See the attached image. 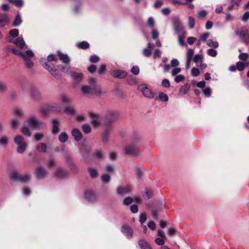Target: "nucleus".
<instances>
[{
	"mask_svg": "<svg viewBox=\"0 0 249 249\" xmlns=\"http://www.w3.org/2000/svg\"><path fill=\"white\" fill-rule=\"evenodd\" d=\"M131 71L134 75H138L140 72V69L139 67L138 66H133L131 70Z\"/></svg>",
	"mask_w": 249,
	"mask_h": 249,
	"instance_id": "nucleus-55",
	"label": "nucleus"
},
{
	"mask_svg": "<svg viewBox=\"0 0 249 249\" xmlns=\"http://www.w3.org/2000/svg\"><path fill=\"white\" fill-rule=\"evenodd\" d=\"M207 45L211 47L216 48L218 47L219 44L217 41H213L212 39H209L206 41Z\"/></svg>",
	"mask_w": 249,
	"mask_h": 249,
	"instance_id": "nucleus-39",
	"label": "nucleus"
},
{
	"mask_svg": "<svg viewBox=\"0 0 249 249\" xmlns=\"http://www.w3.org/2000/svg\"><path fill=\"white\" fill-rule=\"evenodd\" d=\"M194 50L192 49H189L187 50L186 53V60H192L193 59V55L194 54Z\"/></svg>",
	"mask_w": 249,
	"mask_h": 249,
	"instance_id": "nucleus-37",
	"label": "nucleus"
},
{
	"mask_svg": "<svg viewBox=\"0 0 249 249\" xmlns=\"http://www.w3.org/2000/svg\"><path fill=\"white\" fill-rule=\"evenodd\" d=\"M35 175L38 178L42 179L48 176V172L45 168L38 166L35 170Z\"/></svg>",
	"mask_w": 249,
	"mask_h": 249,
	"instance_id": "nucleus-12",
	"label": "nucleus"
},
{
	"mask_svg": "<svg viewBox=\"0 0 249 249\" xmlns=\"http://www.w3.org/2000/svg\"><path fill=\"white\" fill-rule=\"evenodd\" d=\"M249 57V54L247 53H243L239 54V58L243 61L246 60Z\"/></svg>",
	"mask_w": 249,
	"mask_h": 249,
	"instance_id": "nucleus-58",
	"label": "nucleus"
},
{
	"mask_svg": "<svg viewBox=\"0 0 249 249\" xmlns=\"http://www.w3.org/2000/svg\"><path fill=\"white\" fill-rule=\"evenodd\" d=\"M8 40L10 42H12L18 47L20 50H25L27 48V46L25 44L23 38L18 37L17 38L9 37Z\"/></svg>",
	"mask_w": 249,
	"mask_h": 249,
	"instance_id": "nucleus-9",
	"label": "nucleus"
},
{
	"mask_svg": "<svg viewBox=\"0 0 249 249\" xmlns=\"http://www.w3.org/2000/svg\"><path fill=\"white\" fill-rule=\"evenodd\" d=\"M102 180L105 183H108L110 180V177L107 174H104L102 176Z\"/></svg>",
	"mask_w": 249,
	"mask_h": 249,
	"instance_id": "nucleus-56",
	"label": "nucleus"
},
{
	"mask_svg": "<svg viewBox=\"0 0 249 249\" xmlns=\"http://www.w3.org/2000/svg\"><path fill=\"white\" fill-rule=\"evenodd\" d=\"M164 238H157L155 240V243L158 245H160V246H162L164 245L165 242H164Z\"/></svg>",
	"mask_w": 249,
	"mask_h": 249,
	"instance_id": "nucleus-59",
	"label": "nucleus"
},
{
	"mask_svg": "<svg viewBox=\"0 0 249 249\" xmlns=\"http://www.w3.org/2000/svg\"><path fill=\"white\" fill-rule=\"evenodd\" d=\"M130 191V187L129 185H125L118 187L117 193L119 195H124L129 194Z\"/></svg>",
	"mask_w": 249,
	"mask_h": 249,
	"instance_id": "nucleus-19",
	"label": "nucleus"
},
{
	"mask_svg": "<svg viewBox=\"0 0 249 249\" xmlns=\"http://www.w3.org/2000/svg\"><path fill=\"white\" fill-rule=\"evenodd\" d=\"M14 142L16 144H21V143L25 142L23 137L20 135H18L16 136L14 139Z\"/></svg>",
	"mask_w": 249,
	"mask_h": 249,
	"instance_id": "nucleus-42",
	"label": "nucleus"
},
{
	"mask_svg": "<svg viewBox=\"0 0 249 249\" xmlns=\"http://www.w3.org/2000/svg\"><path fill=\"white\" fill-rule=\"evenodd\" d=\"M61 107L58 104H54L49 107V109L54 110L55 111H59L61 110ZM49 108L45 107H41L39 109V111L41 113L42 115L44 116H46L48 112Z\"/></svg>",
	"mask_w": 249,
	"mask_h": 249,
	"instance_id": "nucleus-14",
	"label": "nucleus"
},
{
	"mask_svg": "<svg viewBox=\"0 0 249 249\" xmlns=\"http://www.w3.org/2000/svg\"><path fill=\"white\" fill-rule=\"evenodd\" d=\"M31 178V175L29 174L20 175L19 181L22 182H27L29 181Z\"/></svg>",
	"mask_w": 249,
	"mask_h": 249,
	"instance_id": "nucleus-33",
	"label": "nucleus"
},
{
	"mask_svg": "<svg viewBox=\"0 0 249 249\" xmlns=\"http://www.w3.org/2000/svg\"><path fill=\"white\" fill-rule=\"evenodd\" d=\"M19 125V123L17 119H13L11 121V126L14 129L18 128Z\"/></svg>",
	"mask_w": 249,
	"mask_h": 249,
	"instance_id": "nucleus-61",
	"label": "nucleus"
},
{
	"mask_svg": "<svg viewBox=\"0 0 249 249\" xmlns=\"http://www.w3.org/2000/svg\"><path fill=\"white\" fill-rule=\"evenodd\" d=\"M82 130L86 134H89L91 132V128L89 124H84L82 125Z\"/></svg>",
	"mask_w": 249,
	"mask_h": 249,
	"instance_id": "nucleus-41",
	"label": "nucleus"
},
{
	"mask_svg": "<svg viewBox=\"0 0 249 249\" xmlns=\"http://www.w3.org/2000/svg\"><path fill=\"white\" fill-rule=\"evenodd\" d=\"M58 68L62 72L67 74L71 75V74L73 72L71 70V67L69 65H59L58 66Z\"/></svg>",
	"mask_w": 249,
	"mask_h": 249,
	"instance_id": "nucleus-22",
	"label": "nucleus"
},
{
	"mask_svg": "<svg viewBox=\"0 0 249 249\" xmlns=\"http://www.w3.org/2000/svg\"><path fill=\"white\" fill-rule=\"evenodd\" d=\"M9 34L13 37L12 38H14V37L18 36V30L17 29H12L9 32Z\"/></svg>",
	"mask_w": 249,
	"mask_h": 249,
	"instance_id": "nucleus-53",
	"label": "nucleus"
},
{
	"mask_svg": "<svg viewBox=\"0 0 249 249\" xmlns=\"http://www.w3.org/2000/svg\"><path fill=\"white\" fill-rule=\"evenodd\" d=\"M139 141V139H137L132 143L125 146L124 147V153L130 156L138 155L140 153V150L137 145L136 143L138 142Z\"/></svg>",
	"mask_w": 249,
	"mask_h": 249,
	"instance_id": "nucleus-4",
	"label": "nucleus"
},
{
	"mask_svg": "<svg viewBox=\"0 0 249 249\" xmlns=\"http://www.w3.org/2000/svg\"><path fill=\"white\" fill-rule=\"evenodd\" d=\"M58 55L63 63L68 64L70 62V58L67 54L58 52Z\"/></svg>",
	"mask_w": 249,
	"mask_h": 249,
	"instance_id": "nucleus-26",
	"label": "nucleus"
},
{
	"mask_svg": "<svg viewBox=\"0 0 249 249\" xmlns=\"http://www.w3.org/2000/svg\"><path fill=\"white\" fill-rule=\"evenodd\" d=\"M113 76L118 78H124L126 76V73L122 70H115L112 71Z\"/></svg>",
	"mask_w": 249,
	"mask_h": 249,
	"instance_id": "nucleus-21",
	"label": "nucleus"
},
{
	"mask_svg": "<svg viewBox=\"0 0 249 249\" xmlns=\"http://www.w3.org/2000/svg\"><path fill=\"white\" fill-rule=\"evenodd\" d=\"M157 99L160 100L164 102H167L168 100V97L166 94L161 92L159 93L158 97L157 98Z\"/></svg>",
	"mask_w": 249,
	"mask_h": 249,
	"instance_id": "nucleus-38",
	"label": "nucleus"
},
{
	"mask_svg": "<svg viewBox=\"0 0 249 249\" xmlns=\"http://www.w3.org/2000/svg\"><path fill=\"white\" fill-rule=\"evenodd\" d=\"M191 73L194 76H197L199 74V71L196 68H193L191 70Z\"/></svg>",
	"mask_w": 249,
	"mask_h": 249,
	"instance_id": "nucleus-62",
	"label": "nucleus"
},
{
	"mask_svg": "<svg viewBox=\"0 0 249 249\" xmlns=\"http://www.w3.org/2000/svg\"><path fill=\"white\" fill-rule=\"evenodd\" d=\"M155 24V22L154 18L152 17H150L148 18L147 22V25L150 28L154 27Z\"/></svg>",
	"mask_w": 249,
	"mask_h": 249,
	"instance_id": "nucleus-48",
	"label": "nucleus"
},
{
	"mask_svg": "<svg viewBox=\"0 0 249 249\" xmlns=\"http://www.w3.org/2000/svg\"><path fill=\"white\" fill-rule=\"evenodd\" d=\"M119 117V113L115 111H108L103 116V126L113 127V123Z\"/></svg>",
	"mask_w": 249,
	"mask_h": 249,
	"instance_id": "nucleus-3",
	"label": "nucleus"
},
{
	"mask_svg": "<svg viewBox=\"0 0 249 249\" xmlns=\"http://www.w3.org/2000/svg\"><path fill=\"white\" fill-rule=\"evenodd\" d=\"M26 123L35 129H39L43 128L44 124L38 120L36 116H32L29 118L26 121Z\"/></svg>",
	"mask_w": 249,
	"mask_h": 249,
	"instance_id": "nucleus-6",
	"label": "nucleus"
},
{
	"mask_svg": "<svg viewBox=\"0 0 249 249\" xmlns=\"http://www.w3.org/2000/svg\"><path fill=\"white\" fill-rule=\"evenodd\" d=\"M21 131L23 134L27 136L28 137L31 136V132L30 130V129L27 126H26L25 125L23 126L22 127V128L21 129Z\"/></svg>",
	"mask_w": 249,
	"mask_h": 249,
	"instance_id": "nucleus-40",
	"label": "nucleus"
},
{
	"mask_svg": "<svg viewBox=\"0 0 249 249\" xmlns=\"http://www.w3.org/2000/svg\"><path fill=\"white\" fill-rule=\"evenodd\" d=\"M31 97L35 101H38L41 100L42 95L40 92L36 88L32 87L31 88Z\"/></svg>",
	"mask_w": 249,
	"mask_h": 249,
	"instance_id": "nucleus-17",
	"label": "nucleus"
},
{
	"mask_svg": "<svg viewBox=\"0 0 249 249\" xmlns=\"http://www.w3.org/2000/svg\"><path fill=\"white\" fill-rule=\"evenodd\" d=\"M26 146L27 144L26 143L19 145V146H18V147L17 152L20 154L23 153L25 151Z\"/></svg>",
	"mask_w": 249,
	"mask_h": 249,
	"instance_id": "nucleus-49",
	"label": "nucleus"
},
{
	"mask_svg": "<svg viewBox=\"0 0 249 249\" xmlns=\"http://www.w3.org/2000/svg\"><path fill=\"white\" fill-rule=\"evenodd\" d=\"M44 136L42 133H36L35 135V138L36 141H40L42 140Z\"/></svg>",
	"mask_w": 249,
	"mask_h": 249,
	"instance_id": "nucleus-60",
	"label": "nucleus"
},
{
	"mask_svg": "<svg viewBox=\"0 0 249 249\" xmlns=\"http://www.w3.org/2000/svg\"><path fill=\"white\" fill-rule=\"evenodd\" d=\"M7 0L18 7H22L23 5V4H24L23 0Z\"/></svg>",
	"mask_w": 249,
	"mask_h": 249,
	"instance_id": "nucleus-35",
	"label": "nucleus"
},
{
	"mask_svg": "<svg viewBox=\"0 0 249 249\" xmlns=\"http://www.w3.org/2000/svg\"><path fill=\"white\" fill-rule=\"evenodd\" d=\"M121 231L128 239L131 238L133 236V230L128 225H125L123 226Z\"/></svg>",
	"mask_w": 249,
	"mask_h": 249,
	"instance_id": "nucleus-18",
	"label": "nucleus"
},
{
	"mask_svg": "<svg viewBox=\"0 0 249 249\" xmlns=\"http://www.w3.org/2000/svg\"><path fill=\"white\" fill-rule=\"evenodd\" d=\"M133 201V199L132 197L128 196L124 199L123 201V203L125 205H128L131 204Z\"/></svg>",
	"mask_w": 249,
	"mask_h": 249,
	"instance_id": "nucleus-51",
	"label": "nucleus"
},
{
	"mask_svg": "<svg viewBox=\"0 0 249 249\" xmlns=\"http://www.w3.org/2000/svg\"><path fill=\"white\" fill-rule=\"evenodd\" d=\"M9 18L6 14H0V27H4L9 22Z\"/></svg>",
	"mask_w": 249,
	"mask_h": 249,
	"instance_id": "nucleus-25",
	"label": "nucleus"
},
{
	"mask_svg": "<svg viewBox=\"0 0 249 249\" xmlns=\"http://www.w3.org/2000/svg\"><path fill=\"white\" fill-rule=\"evenodd\" d=\"M6 49L8 51L11 50L13 53L21 57L25 61L26 66L28 68H31L34 66V63L31 60V58L34 56V53L31 50H27L23 52L11 46H7Z\"/></svg>",
	"mask_w": 249,
	"mask_h": 249,
	"instance_id": "nucleus-1",
	"label": "nucleus"
},
{
	"mask_svg": "<svg viewBox=\"0 0 249 249\" xmlns=\"http://www.w3.org/2000/svg\"><path fill=\"white\" fill-rule=\"evenodd\" d=\"M89 85H85L81 88L82 92L85 94H99L102 90L99 86L97 84V80L95 78H90L88 80Z\"/></svg>",
	"mask_w": 249,
	"mask_h": 249,
	"instance_id": "nucleus-2",
	"label": "nucleus"
},
{
	"mask_svg": "<svg viewBox=\"0 0 249 249\" xmlns=\"http://www.w3.org/2000/svg\"><path fill=\"white\" fill-rule=\"evenodd\" d=\"M138 89L141 90L143 96L147 98H152L154 97V94L153 91L148 88L147 85L143 84L138 87Z\"/></svg>",
	"mask_w": 249,
	"mask_h": 249,
	"instance_id": "nucleus-10",
	"label": "nucleus"
},
{
	"mask_svg": "<svg viewBox=\"0 0 249 249\" xmlns=\"http://www.w3.org/2000/svg\"><path fill=\"white\" fill-rule=\"evenodd\" d=\"M69 174V172L67 170L61 167L58 168L55 172V176L60 179L66 178Z\"/></svg>",
	"mask_w": 249,
	"mask_h": 249,
	"instance_id": "nucleus-15",
	"label": "nucleus"
},
{
	"mask_svg": "<svg viewBox=\"0 0 249 249\" xmlns=\"http://www.w3.org/2000/svg\"><path fill=\"white\" fill-rule=\"evenodd\" d=\"M91 123L94 128H98L101 124L100 115L99 113L90 112L89 113Z\"/></svg>",
	"mask_w": 249,
	"mask_h": 249,
	"instance_id": "nucleus-11",
	"label": "nucleus"
},
{
	"mask_svg": "<svg viewBox=\"0 0 249 249\" xmlns=\"http://www.w3.org/2000/svg\"><path fill=\"white\" fill-rule=\"evenodd\" d=\"M64 112V113H65L68 115H72L75 113V110L73 108L70 107H66L65 108Z\"/></svg>",
	"mask_w": 249,
	"mask_h": 249,
	"instance_id": "nucleus-47",
	"label": "nucleus"
},
{
	"mask_svg": "<svg viewBox=\"0 0 249 249\" xmlns=\"http://www.w3.org/2000/svg\"><path fill=\"white\" fill-rule=\"evenodd\" d=\"M84 198L89 202H95L97 200V197L91 190L87 191L84 194Z\"/></svg>",
	"mask_w": 249,
	"mask_h": 249,
	"instance_id": "nucleus-16",
	"label": "nucleus"
},
{
	"mask_svg": "<svg viewBox=\"0 0 249 249\" xmlns=\"http://www.w3.org/2000/svg\"><path fill=\"white\" fill-rule=\"evenodd\" d=\"M235 35L240 37L245 44L249 43V34L248 31L245 27L235 31Z\"/></svg>",
	"mask_w": 249,
	"mask_h": 249,
	"instance_id": "nucleus-8",
	"label": "nucleus"
},
{
	"mask_svg": "<svg viewBox=\"0 0 249 249\" xmlns=\"http://www.w3.org/2000/svg\"><path fill=\"white\" fill-rule=\"evenodd\" d=\"M53 129L52 133L53 134H56L59 132V122L56 119H54L53 120Z\"/></svg>",
	"mask_w": 249,
	"mask_h": 249,
	"instance_id": "nucleus-23",
	"label": "nucleus"
},
{
	"mask_svg": "<svg viewBox=\"0 0 249 249\" xmlns=\"http://www.w3.org/2000/svg\"><path fill=\"white\" fill-rule=\"evenodd\" d=\"M185 36H183L182 34L178 35V43L181 46H184L185 44L184 41V39Z\"/></svg>",
	"mask_w": 249,
	"mask_h": 249,
	"instance_id": "nucleus-50",
	"label": "nucleus"
},
{
	"mask_svg": "<svg viewBox=\"0 0 249 249\" xmlns=\"http://www.w3.org/2000/svg\"><path fill=\"white\" fill-rule=\"evenodd\" d=\"M36 149L39 152L45 153L47 151V146L45 143L40 142L36 146Z\"/></svg>",
	"mask_w": 249,
	"mask_h": 249,
	"instance_id": "nucleus-27",
	"label": "nucleus"
},
{
	"mask_svg": "<svg viewBox=\"0 0 249 249\" xmlns=\"http://www.w3.org/2000/svg\"><path fill=\"white\" fill-rule=\"evenodd\" d=\"M236 68L238 71H242L245 69V65L243 62L238 61L236 63Z\"/></svg>",
	"mask_w": 249,
	"mask_h": 249,
	"instance_id": "nucleus-52",
	"label": "nucleus"
},
{
	"mask_svg": "<svg viewBox=\"0 0 249 249\" xmlns=\"http://www.w3.org/2000/svg\"><path fill=\"white\" fill-rule=\"evenodd\" d=\"M139 245L141 249H144L149 245L145 241L143 240H139Z\"/></svg>",
	"mask_w": 249,
	"mask_h": 249,
	"instance_id": "nucleus-46",
	"label": "nucleus"
},
{
	"mask_svg": "<svg viewBox=\"0 0 249 249\" xmlns=\"http://www.w3.org/2000/svg\"><path fill=\"white\" fill-rule=\"evenodd\" d=\"M20 174H19L17 171H13L10 174V178L11 180L13 181H19L20 178Z\"/></svg>",
	"mask_w": 249,
	"mask_h": 249,
	"instance_id": "nucleus-29",
	"label": "nucleus"
},
{
	"mask_svg": "<svg viewBox=\"0 0 249 249\" xmlns=\"http://www.w3.org/2000/svg\"><path fill=\"white\" fill-rule=\"evenodd\" d=\"M72 78L76 82H79L83 79V74L81 73H76L72 72L71 74Z\"/></svg>",
	"mask_w": 249,
	"mask_h": 249,
	"instance_id": "nucleus-28",
	"label": "nucleus"
},
{
	"mask_svg": "<svg viewBox=\"0 0 249 249\" xmlns=\"http://www.w3.org/2000/svg\"><path fill=\"white\" fill-rule=\"evenodd\" d=\"M203 55L200 54L195 55L193 59V61L196 64L197 66H199V64L202 62Z\"/></svg>",
	"mask_w": 249,
	"mask_h": 249,
	"instance_id": "nucleus-31",
	"label": "nucleus"
},
{
	"mask_svg": "<svg viewBox=\"0 0 249 249\" xmlns=\"http://www.w3.org/2000/svg\"><path fill=\"white\" fill-rule=\"evenodd\" d=\"M22 21V20L21 19V16L19 13H18L17 15L16 18L13 22V27L18 26L19 25H20L21 24Z\"/></svg>",
	"mask_w": 249,
	"mask_h": 249,
	"instance_id": "nucleus-30",
	"label": "nucleus"
},
{
	"mask_svg": "<svg viewBox=\"0 0 249 249\" xmlns=\"http://www.w3.org/2000/svg\"><path fill=\"white\" fill-rule=\"evenodd\" d=\"M56 164V161L53 158L50 159L47 162V166L49 168L54 167Z\"/></svg>",
	"mask_w": 249,
	"mask_h": 249,
	"instance_id": "nucleus-44",
	"label": "nucleus"
},
{
	"mask_svg": "<svg viewBox=\"0 0 249 249\" xmlns=\"http://www.w3.org/2000/svg\"><path fill=\"white\" fill-rule=\"evenodd\" d=\"M88 172L90 175V176L93 178H95L98 177V171L96 169L91 168H89L88 169Z\"/></svg>",
	"mask_w": 249,
	"mask_h": 249,
	"instance_id": "nucleus-34",
	"label": "nucleus"
},
{
	"mask_svg": "<svg viewBox=\"0 0 249 249\" xmlns=\"http://www.w3.org/2000/svg\"><path fill=\"white\" fill-rule=\"evenodd\" d=\"M58 139L61 143H65L68 140V135L66 132H62L59 135Z\"/></svg>",
	"mask_w": 249,
	"mask_h": 249,
	"instance_id": "nucleus-32",
	"label": "nucleus"
},
{
	"mask_svg": "<svg viewBox=\"0 0 249 249\" xmlns=\"http://www.w3.org/2000/svg\"><path fill=\"white\" fill-rule=\"evenodd\" d=\"M95 157L100 160L103 157V153L101 150H97L95 152Z\"/></svg>",
	"mask_w": 249,
	"mask_h": 249,
	"instance_id": "nucleus-63",
	"label": "nucleus"
},
{
	"mask_svg": "<svg viewBox=\"0 0 249 249\" xmlns=\"http://www.w3.org/2000/svg\"><path fill=\"white\" fill-rule=\"evenodd\" d=\"M71 134L76 141H79L82 139V134L81 131L77 128H74L71 131Z\"/></svg>",
	"mask_w": 249,
	"mask_h": 249,
	"instance_id": "nucleus-20",
	"label": "nucleus"
},
{
	"mask_svg": "<svg viewBox=\"0 0 249 249\" xmlns=\"http://www.w3.org/2000/svg\"><path fill=\"white\" fill-rule=\"evenodd\" d=\"M104 131L102 134V140L103 142H107L109 140L111 132L113 129V127L103 126Z\"/></svg>",
	"mask_w": 249,
	"mask_h": 249,
	"instance_id": "nucleus-13",
	"label": "nucleus"
},
{
	"mask_svg": "<svg viewBox=\"0 0 249 249\" xmlns=\"http://www.w3.org/2000/svg\"><path fill=\"white\" fill-rule=\"evenodd\" d=\"M195 24V20L192 17H189L188 18V26L190 28L193 29L194 28Z\"/></svg>",
	"mask_w": 249,
	"mask_h": 249,
	"instance_id": "nucleus-45",
	"label": "nucleus"
},
{
	"mask_svg": "<svg viewBox=\"0 0 249 249\" xmlns=\"http://www.w3.org/2000/svg\"><path fill=\"white\" fill-rule=\"evenodd\" d=\"M173 25L175 31L178 34H182L185 36L186 32L184 29V27L178 18H174L173 20Z\"/></svg>",
	"mask_w": 249,
	"mask_h": 249,
	"instance_id": "nucleus-7",
	"label": "nucleus"
},
{
	"mask_svg": "<svg viewBox=\"0 0 249 249\" xmlns=\"http://www.w3.org/2000/svg\"><path fill=\"white\" fill-rule=\"evenodd\" d=\"M147 219L146 215L145 213H141L140 216L139 221L141 224H143Z\"/></svg>",
	"mask_w": 249,
	"mask_h": 249,
	"instance_id": "nucleus-57",
	"label": "nucleus"
},
{
	"mask_svg": "<svg viewBox=\"0 0 249 249\" xmlns=\"http://www.w3.org/2000/svg\"><path fill=\"white\" fill-rule=\"evenodd\" d=\"M41 62L43 67L47 69L54 77L57 79H60L61 78V74L52 64H49L45 59L42 60Z\"/></svg>",
	"mask_w": 249,
	"mask_h": 249,
	"instance_id": "nucleus-5",
	"label": "nucleus"
},
{
	"mask_svg": "<svg viewBox=\"0 0 249 249\" xmlns=\"http://www.w3.org/2000/svg\"><path fill=\"white\" fill-rule=\"evenodd\" d=\"M77 46L83 49H86L89 47V44L86 41H82L78 43Z\"/></svg>",
	"mask_w": 249,
	"mask_h": 249,
	"instance_id": "nucleus-43",
	"label": "nucleus"
},
{
	"mask_svg": "<svg viewBox=\"0 0 249 249\" xmlns=\"http://www.w3.org/2000/svg\"><path fill=\"white\" fill-rule=\"evenodd\" d=\"M208 54L212 57H215L216 56L217 53V51L213 49H210L208 50Z\"/></svg>",
	"mask_w": 249,
	"mask_h": 249,
	"instance_id": "nucleus-54",
	"label": "nucleus"
},
{
	"mask_svg": "<svg viewBox=\"0 0 249 249\" xmlns=\"http://www.w3.org/2000/svg\"><path fill=\"white\" fill-rule=\"evenodd\" d=\"M152 192L148 189H145L143 193L142 196L145 200L149 199L152 196Z\"/></svg>",
	"mask_w": 249,
	"mask_h": 249,
	"instance_id": "nucleus-36",
	"label": "nucleus"
},
{
	"mask_svg": "<svg viewBox=\"0 0 249 249\" xmlns=\"http://www.w3.org/2000/svg\"><path fill=\"white\" fill-rule=\"evenodd\" d=\"M190 88V85L189 83H186L180 87L179 90V95L182 96L186 94L189 89Z\"/></svg>",
	"mask_w": 249,
	"mask_h": 249,
	"instance_id": "nucleus-24",
	"label": "nucleus"
},
{
	"mask_svg": "<svg viewBox=\"0 0 249 249\" xmlns=\"http://www.w3.org/2000/svg\"><path fill=\"white\" fill-rule=\"evenodd\" d=\"M185 79V77L184 76L182 75H177L175 78V81L176 82V83H179L180 82V81H182L183 80H184Z\"/></svg>",
	"mask_w": 249,
	"mask_h": 249,
	"instance_id": "nucleus-64",
	"label": "nucleus"
}]
</instances>
